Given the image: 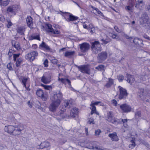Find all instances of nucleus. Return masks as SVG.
Here are the masks:
<instances>
[{"label": "nucleus", "instance_id": "4468645a", "mask_svg": "<svg viewBox=\"0 0 150 150\" xmlns=\"http://www.w3.org/2000/svg\"><path fill=\"white\" fill-rule=\"evenodd\" d=\"M61 110V112H58L55 115L57 116H59V117H58L57 118V120H61L62 119L66 118L67 117H69V116H68L66 114L63 113V112H64L65 111V109H64V108L63 110L62 108Z\"/></svg>", "mask_w": 150, "mask_h": 150}, {"label": "nucleus", "instance_id": "7c9ffc66", "mask_svg": "<svg viewBox=\"0 0 150 150\" xmlns=\"http://www.w3.org/2000/svg\"><path fill=\"white\" fill-rule=\"evenodd\" d=\"M133 41L134 44L137 45H140L141 43H142V40L137 38H135L133 40Z\"/></svg>", "mask_w": 150, "mask_h": 150}, {"label": "nucleus", "instance_id": "4c0bfd02", "mask_svg": "<svg viewBox=\"0 0 150 150\" xmlns=\"http://www.w3.org/2000/svg\"><path fill=\"white\" fill-rule=\"evenodd\" d=\"M41 86L46 90H50V89L52 88V86H47L42 84H41Z\"/></svg>", "mask_w": 150, "mask_h": 150}, {"label": "nucleus", "instance_id": "f3484780", "mask_svg": "<svg viewBox=\"0 0 150 150\" xmlns=\"http://www.w3.org/2000/svg\"><path fill=\"white\" fill-rule=\"evenodd\" d=\"M26 21L28 26L30 28H33V19L32 17L30 16H28L26 18Z\"/></svg>", "mask_w": 150, "mask_h": 150}, {"label": "nucleus", "instance_id": "bf43d9fd", "mask_svg": "<svg viewBox=\"0 0 150 150\" xmlns=\"http://www.w3.org/2000/svg\"><path fill=\"white\" fill-rule=\"evenodd\" d=\"M144 89H141V90H140V95H139L140 97H141L142 96H143V93H144Z\"/></svg>", "mask_w": 150, "mask_h": 150}, {"label": "nucleus", "instance_id": "dca6fc26", "mask_svg": "<svg viewBox=\"0 0 150 150\" xmlns=\"http://www.w3.org/2000/svg\"><path fill=\"white\" fill-rule=\"evenodd\" d=\"M51 77L50 76H43L41 79V81L45 84H47L50 82Z\"/></svg>", "mask_w": 150, "mask_h": 150}, {"label": "nucleus", "instance_id": "603ef678", "mask_svg": "<svg viewBox=\"0 0 150 150\" xmlns=\"http://www.w3.org/2000/svg\"><path fill=\"white\" fill-rule=\"evenodd\" d=\"M101 102L100 101H97L94 103L92 102L91 104V105H93L94 106L95 105H98Z\"/></svg>", "mask_w": 150, "mask_h": 150}, {"label": "nucleus", "instance_id": "473e14b6", "mask_svg": "<svg viewBox=\"0 0 150 150\" xmlns=\"http://www.w3.org/2000/svg\"><path fill=\"white\" fill-rule=\"evenodd\" d=\"M91 145L92 146H90L89 147H88V148L90 149H94V148H95L97 149L102 150H106V149H104V148L102 149L101 147L100 146H93V145L92 146V144H91Z\"/></svg>", "mask_w": 150, "mask_h": 150}, {"label": "nucleus", "instance_id": "aec40b11", "mask_svg": "<svg viewBox=\"0 0 150 150\" xmlns=\"http://www.w3.org/2000/svg\"><path fill=\"white\" fill-rule=\"evenodd\" d=\"M50 146L49 142H42L40 146H38V148L42 149L44 148Z\"/></svg>", "mask_w": 150, "mask_h": 150}, {"label": "nucleus", "instance_id": "680f3d73", "mask_svg": "<svg viewBox=\"0 0 150 150\" xmlns=\"http://www.w3.org/2000/svg\"><path fill=\"white\" fill-rule=\"evenodd\" d=\"M90 32L91 33H94V32H95V28L93 27L92 28H91Z\"/></svg>", "mask_w": 150, "mask_h": 150}, {"label": "nucleus", "instance_id": "e433bc0d", "mask_svg": "<svg viewBox=\"0 0 150 150\" xmlns=\"http://www.w3.org/2000/svg\"><path fill=\"white\" fill-rule=\"evenodd\" d=\"M131 142L132 143L129 145V147L131 149L133 148L135 146V142L133 140H132L131 141Z\"/></svg>", "mask_w": 150, "mask_h": 150}, {"label": "nucleus", "instance_id": "39448f33", "mask_svg": "<svg viewBox=\"0 0 150 150\" xmlns=\"http://www.w3.org/2000/svg\"><path fill=\"white\" fill-rule=\"evenodd\" d=\"M62 15L64 17L66 20L68 22L73 21L77 20L78 19L77 17L73 16L72 14L68 12H62Z\"/></svg>", "mask_w": 150, "mask_h": 150}, {"label": "nucleus", "instance_id": "5fc2aeb1", "mask_svg": "<svg viewBox=\"0 0 150 150\" xmlns=\"http://www.w3.org/2000/svg\"><path fill=\"white\" fill-rule=\"evenodd\" d=\"M90 106H91V110L95 111L96 110V108L95 106H94L93 105H91V104H90Z\"/></svg>", "mask_w": 150, "mask_h": 150}, {"label": "nucleus", "instance_id": "09e8293b", "mask_svg": "<svg viewBox=\"0 0 150 150\" xmlns=\"http://www.w3.org/2000/svg\"><path fill=\"white\" fill-rule=\"evenodd\" d=\"M51 62L53 64H57L58 62V60L56 59H53L51 60Z\"/></svg>", "mask_w": 150, "mask_h": 150}, {"label": "nucleus", "instance_id": "9d476101", "mask_svg": "<svg viewBox=\"0 0 150 150\" xmlns=\"http://www.w3.org/2000/svg\"><path fill=\"white\" fill-rule=\"evenodd\" d=\"M79 71L81 72L90 74V69L89 67L87 65H83L79 66L78 67Z\"/></svg>", "mask_w": 150, "mask_h": 150}, {"label": "nucleus", "instance_id": "13d9d810", "mask_svg": "<svg viewBox=\"0 0 150 150\" xmlns=\"http://www.w3.org/2000/svg\"><path fill=\"white\" fill-rule=\"evenodd\" d=\"M33 38L34 39H37L39 40H40V38L38 36H34L33 37Z\"/></svg>", "mask_w": 150, "mask_h": 150}, {"label": "nucleus", "instance_id": "bb28decb", "mask_svg": "<svg viewBox=\"0 0 150 150\" xmlns=\"http://www.w3.org/2000/svg\"><path fill=\"white\" fill-rule=\"evenodd\" d=\"M40 46L47 51H50V48L44 42H42Z\"/></svg>", "mask_w": 150, "mask_h": 150}, {"label": "nucleus", "instance_id": "1a4fd4ad", "mask_svg": "<svg viewBox=\"0 0 150 150\" xmlns=\"http://www.w3.org/2000/svg\"><path fill=\"white\" fill-rule=\"evenodd\" d=\"M107 55V53L106 52L103 51L99 53L97 57L99 62L101 63L106 59Z\"/></svg>", "mask_w": 150, "mask_h": 150}, {"label": "nucleus", "instance_id": "9b49d317", "mask_svg": "<svg viewBox=\"0 0 150 150\" xmlns=\"http://www.w3.org/2000/svg\"><path fill=\"white\" fill-rule=\"evenodd\" d=\"M120 108L124 113L128 112L131 111L132 108L131 106L126 103L120 105Z\"/></svg>", "mask_w": 150, "mask_h": 150}, {"label": "nucleus", "instance_id": "2eb2a0df", "mask_svg": "<svg viewBox=\"0 0 150 150\" xmlns=\"http://www.w3.org/2000/svg\"><path fill=\"white\" fill-rule=\"evenodd\" d=\"M47 25V27L48 30L47 31L48 32L54 34H59L60 33V31L58 30L54 29L51 24H48Z\"/></svg>", "mask_w": 150, "mask_h": 150}, {"label": "nucleus", "instance_id": "a211bd4d", "mask_svg": "<svg viewBox=\"0 0 150 150\" xmlns=\"http://www.w3.org/2000/svg\"><path fill=\"white\" fill-rule=\"evenodd\" d=\"M107 120L109 122H111L115 125H117L119 122V120L115 118L113 116L110 117L108 118H107Z\"/></svg>", "mask_w": 150, "mask_h": 150}, {"label": "nucleus", "instance_id": "b1692460", "mask_svg": "<svg viewBox=\"0 0 150 150\" xmlns=\"http://www.w3.org/2000/svg\"><path fill=\"white\" fill-rule=\"evenodd\" d=\"M78 112V109L76 108H75L71 110L70 113V115L72 117H75V115L77 114Z\"/></svg>", "mask_w": 150, "mask_h": 150}, {"label": "nucleus", "instance_id": "69168bd1", "mask_svg": "<svg viewBox=\"0 0 150 150\" xmlns=\"http://www.w3.org/2000/svg\"><path fill=\"white\" fill-rule=\"evenodd\" d=\"M127 119H126L124 120L122 119V122H123V123H125V122H127Z\"/></svg>", "mask_w": 150, "mask_h": 150}, {"label": "nucleus", "instance_id": "774afa93", "mask_svg": "<svg viewBox=\"0 0 150 150\" xmlns=\"http://www.w3.org/2000/svg\"><path fill=\"white\" fill-rule=\"evenodd\" d=\"M83 27L84 28L87 29V26L86 24H83Z\"/></svg>", "mask_w": 150, "mask_h": 150}, {"label": "nucleus", "instance_id": "6ab92c4d", "mask_svg": "<svg viewBox=\"0 0 150 150\" xmlns=\"http://www.w3.org/2000/svg\"><path fill=\"white\" fill-rule=\"evenodd\" d=\"M64 106L65 107L68 108H70L73 103V101L72 99H70L69 100H66L64 101Z\"/></svg>", "mask_w": 150, "mask_h": 150}, {"label": "nucleus", "instance_id": "5701e85b", "mask_svg": "<svg viewBox=\"0 0 150 150\" xmlns=\"http://www.w3.org/2000/svg\"><path fill=\"white\" fill-rule=\"evenodd\" d=\"M28 79V78L25 77H23L21 79V82L23 84V86L25 87V88L27 90H28V88H29L28 87H26V83L27 82Z\"/></svg>", "mask_w": 150, "mask_h": 150}, {"label": "nucleus", "instance_id": "4be33fe9", "mask_svg": "<svg viewBox=\"0 0 150 150\" xmlns=\"http://www.w3.org/2000/svg\"><path fill=\"white\" fill-rule=\"evenodd\" d=\"M16 30L18 33L20 35H24L25 29L24 27L20 26L17 28Z\"/></svg>", "mask_w": 150, "mask_h": 150}, {"label": "nucleus", "instance_id": "cd10ccee", "mask_svg": "<svg viewBox=\"0 0 150 150\" xmlns=\"http://www.w3.org/2000/svg\"><path fill=\"white\" fill-rule=\"evenodd\" d=\"M127 81L129 83H132L135 81V79L131 75L127 74Z\"/></svg>", "mask_w": 150, "mask_h": 150}, {"label": "nucleus", "instance_id": "3c124183", "mask_svg": "<svg viewBox=\"0 0 150 150\" xmlns=\"http://www.w3.org/2000/svg\"><path fill=\"white\" fill-rule=\"evenodd\" d=\"M129 5V6L125 7V8L126 10L131 11L132 10V7L130 5Z\"/></svg>", "mask_w": 150, "mask_h": 150}, {"label": "nucleus", "instance_id": "ea45409f", "mask_svg": "<svg viewBox=\"0 0 150 150\" xmlns=\"http://www.w3.org/2000/svg\"><path fill=\"white\" fill-rule=\"evenodd\" d=\"M101 133V131L100 129H98L95 131V135L96 136H98Z\"/></svg>", "mask_w": 150, "mask_h": 150}, {"label": "nucleus", "instance_id": "72a5a7b5", "mask_svg": "<svg viewBox=\"0 0 150 150\" xmlns=\"http://www.w3.org/2000/svg\"><path fill=\"white\" fill-rule=\"evenodd\" d=\"M143 5V1L138 0L136 3L135 7L137 8H139L140 6L142 7Z\"/></svg>", "mask_w": 150, "mask_h": 150}, {"label": "nucleus", "instance_id": "58836bf2", "mask_svg": "<svg viewBox=\"0 0 150 150\" xmlns=\"http://www.w3.org/2000/svg\"><path fill=\"white\" fill-rule=\"evenodd\" d=\"M118 79L120 82H122L124 79V76L122 75H119L117 76Z\"/></svg>", "mask_w": 150, "mask_h": 150}, {"label": "nucleus", "instance_id": "20e7f679", "mask_svg": "<svg viewBox=\"0 0 150 150\" xmlns=\"http://www.w3.org/2000/svg\"><path fill=\"white\" fill-rule=\"evenodd\" d=\"M20 8L19 6L14 4L8 6L6 9V12L7 14H12L16 15L18 9Z\"/></svg>", "mask_w": 150, "mask_h": 150}, {"label": "nucleus", "instance_id": "393cba45", "mask_svg": "<svg viewBox=\"0 0 150 150\" xmlns=\"http://www.w3.org/2000/svg\"><path fill=\"white\" fill-rule=\"evenodd\" d=\"M114 83L113 80L110 78H108V81L104 86L107 88L110 87Z\"/></svg>", "mask_w": 150, "mask_h": 150}, {"label": "nucleus", "instance_id": "de8ad7c7", "mask_svg": "<svg viewBox=\"0 0 150 150\" xmlns=\"http://www.w3.org/2000/svg\"><path fill=\"white\" fill-rule=\"evenodd\" d=\"M8 24L7 25V26L8 28H9L12 25V23L9 20L7 21Z\"/></svg>", "mask_w": 150, "mask_h": 150}, {"label": "nucleus", "instance_id": "864d4df0", "mask_svg": "<svg viewBox=\"0 0 150 150\" xmlns=\"http://www.w3.org/2000/svg\"><path fill=\"white\" fill-rule=\"evenodd\" d=\"M112 116V112H111L109 111L107 112V118H108Z\"/></svg>", "mask_w": 150, "mask_h": 150}, {"label": "nucleus", "instance_id": "f704fd0d", "mask_svg": "<svg viewBox=\"0 0 150 150\" xmlns=\"http://www.w3.org/2000/svg\"><path fill=\"white\" fill-rule=\"evenodd\" d=\"M23 61V59L21 57H20L18 58L16 62V66L17 67H18L21 64L22 61Z\"/></svg>", "mask_w": 150, "mask_h": 150}, {"label": "nucleus", "instance_id": "423d86ee", "mask_svg": "<svg viewBox=\"0 0 150 150\" xmlns=\"http://www.w3.org/2000/svg\"><path fill=\"white\" fill-rule=\"evenodd\" d=\"M38 53L36 51H32L25 55V58L26 59L30 61H33L38 56Z\"/></svg>", "mask_w": 150, "mask_h": 150}, {"label": "nucleus", "instance_id": "a18cd8bd", "mask_svg": "<svg viewBox=\"0 0 150 150\" xmlns=\"http://www.w3.org/2000/svg\"><path fill=\"white\" fill-rule=\"evenodd\" d=\"M135 115L136 117H141V113L139 111H137L135 112Z\"/></svg>", "mask_w": 150, "mask_h": 150}, {"label": "nucleus", "instance_id": "338daca9", "mask_svg": "<svg viewBox=\"0 0 150 150\" xmlns=\"http://www.w3.org/2000/svg\"><path fill=\"white\" fill-rule=\"evenodd\" d=\"M125 37L127 38V39H130V38H132L131 37H129V36L127 35H125Z\"/></svg>", "mask_w": 150, "mask_h": 150}, {"label": "nucleus", "instance_id": "f257e3e1", "mask_svg": "<svg viewBox=\"0 0 150 150\" xmlns=\"http://www.w3.org/2000/svg\"><path fill=\"white\" fill-rule=\"evenodd\" d=\"M62 93L60 91L57 94H54L51 98L52 103L49 107L50 111L54 112L56 110L60 104V99L62 98Z\"/></svg>", "mask_w": 150, "mask_h": 150}, {"label": "nucleus", "instance_id": "052dcab7", "mask_svg": "<svg viewBox=\"0 0 150 150\" xmlns=\"http://www.w3.org/2000/svg\"><path fill=\"white\" fill-rule=\"evenodd\" d=\"M28 105L29 107L31 108L32 106V103L30 102V101H28Z\"/></svg>", "mask_w": 150, "mask_h": 150}, {"label": "nucleus", "instance_id": "7ed1b4c3", "mask_svg": "<svg viewBox=\"0 0 150 150\" xmlns=\"http://www.w3.org/2000/svg\"><path fill=\"white\" fill-rule=\"evenodd\" d=\"M91 48L92 52L96 54L100 52L101 50V47L100 42L98 41H95L91 43Z\"/></svg>", "mask_w": 150, "mask_h": 150}, {"label": "nucleus", "instance_id": "37998d69", "mask_svg": "<svg viewBox=\"0 0 150 150\" xmlns=\"http://www.w3.org/2000/svg\"><path fill=\"white\" fill-rule=\"evenodd\" d=\"M114 28L115 29L117 32L119 33L122 32V30L121 29H119L117 26H115Z\"/></svg>", "mask_w": 150, "mask_h": 150}, {"label": "nucleus", "instance_id": "2f4dec72", "mask_svg": "<svg viewBox=\"0 0 150 150\" xmlns=\"http://www.w3.org/2000/svg\"><path fill=\"white\" fill-rule=\"evenodd\" d=\"M75 52L74 51L66 52L65 53L64 56L68 57H71L74 54Z\"/></svg>", "mask_w": 150, "mask_h": 150}, {"label": "nucleus", "instance_id": "6e6552de", "mask_svg": "<svg viewBox=\"0 0 150 150\" xmlns=\"http://www.w3.org/2000/svg\"><path fill=\"white\" fill-rule=\"evenodd\" d=\"M118 88H119V90L120 92L119 97V99H122L126 98L128 94L127 92V90L120 86H119Z\"/></svg>", "mask_w": 150, "mask_h": 150}, {"label": "nucleus", "instance_id": "49530a36", "mask_svg": "<svg viewBox=\"0 0 150 150\" xmlns=\"http://www.w3.org/2000/svg\"><path fill=\"white\" fill-rule=\"evenodd\" d=\"M88 122L90 124L92 123L94 124L95 123V122L94 120V119L92 117H91L89 119Z\"/></svg>", "mask_w": 150, "mask_h": 150}, {"label": "nucleus", "instance_id": "0eeeda50", "mask_svg": "<svg viewBox=\"0 0 150 150\" xmlns=\"http://www.w3.org/2000/svg\"><path fill=\"white\" fill-rule=\"evenodd\" d=\"M81 52L84 53L87 52L90 48V45L88 43L83 42L79 45Z\"/></svg>", "mask_w": 150, "mask_h": 150}, {"label": "nucleus", "instance_id": "412c9836", "mask_svg": "<svg viewBox=\"0 0 150 150\" xmlns=\"http://www.w3.org/2000/svg\"><path fill=\"white\" fill-rule=\"evenodd\" d=\"M108 136L111 139L112 141H117L118 140V137L117 133L115 132L113 133L109 134Z\"/></svg>", "mask_w": 150, "mask_h": 150}, {"label": "nucleus", "instance_id": "e2e57ef3", "mask_svg": "<svg viewBox=\"0 0 150 150\" xmlns=\"http://www.w3.org/2000/svg\"><path fill=\"white\" fill-rule=\"evenodd\" d=\"M111 35H110V36H111L113 38H115L117 37V35L115 34H111Z\"/></svg>", "mask_w": 150, "mask_h": 150}, {"label": "nucleus", "instance_id": "c756f323", "mask_svg": "<svg viewBox=\"0 0 150 150\" xmlns=\"http://www.w3.org/2000/svg\"><path fill=\"white\" fill-rule=\"evenodd\" d=\"M58 80L59 81H60L62 83H65L66 82H67L69 86H71V81L68 79L63 78L60 79V78H59Z\"/></svg>", "mask_w": 150, "mask_h": 150}, {"label": "nucleus", "instance_id": "f03ea898", "mask_svg": "<svg viewBox=\"0 0 150 150\" xmlns=\"http://www.w3.org/2000/svg\"><path fill=\"white\" fill-rule=\"evenodd\" d=\"M5 129H7L9 133H12L14 135L17 136L21 134V131L23 129V127L20 125L16 126L9 125L7 127H6Z\"/></svg>", "mask_w": 150, "mask_h": 150}, {"label": "nucleus", "instance_id": "ddd939ff", "mask_svg": "<svg viewBox=\"0 0 150 150\" xmlns=\"http://www.w3.org/2000/svg\"><path fill=\"white\" fill-rule=\"evenodd\" d=\"M139 21L140 24L144 25L148 23V17L147 14L144 13L142 14L139 20Z\"/></svg>", "mask_w": 150, "mask_h": 150}, {"label": "nucleus", "instance_id": "a878e982", "mask_svg": "<svg viewBox=\"0 0 150 150\" xmlns=\"http://www.w3.org/2000/svg\"><path fill=\"white\" fill-rule=\"evenodd\" d=\"M10 2V0H0V6H7Z\"/></svg>", "mask_w": 150, "mask_h": 150}, {"label": "nucleus", "instance_id": "c9c22d12", "mask_svg": "<svg viewBox=\"0 0 150 150\" xmlns=\"http://www.w3.org/2000/svg\"><path fill=\"white\" fill-rule=\"evenodd\" d=\"M96 69L100 71H104V66L103 65H100L96 67Z\"/></svg>", "mask_w": 150, "mask_h": 150}, {"label": "nucleus", "instance_id": "0e129e2a", "mask_svg": "<svg viewBox=\"0 0 150 150\" xmlns=\"http://www.w3.org/2000/svg\"><path fill=\"white\" fill-rule=\"evenodd\" d=\"M85 131L86 132V134L87 135H88V129L87 128H85Z\"/></svg>", "mask_w": 150, "mask_h": 150}, {"label": "nucleus", "instance_id": "c85d7f7f", "mask_svg": "<svg viewBox=\"0 0 150 150\" xmlns=\"http://www.w3.org/2000/svg\"><path fill=\"white\" fill-rule=\"evenodd\" d=\"M12 44L13 46L16 50H18L21 49L20 44L18 42L13 41L12 42Z\"/></svg>", "mask_w": 150, "mask_h": 150}, {"label": "nucleus", "instance_id": "c03bdc74", "mask_svg": "<svg viewBox=\"0 0 150 150\" xmlns=\"http://www.w3.org/2000/svg\"><path fill=\"white\" fill-rule=\"evenodd\" d=\"M7 68L9 70H11L13 69L12 67V64L10 62L7 65Z\"/></svg>", "mask_w": 150, "mask_h": 150}, {"label": "nucleus", "instance_id": "79ce46f5", "mask_svg": "<svg viewBox=\"0 0 150 150\" xmlns=\"http://www.w3.org/2000/svg\"><path fill=\"white\" fill-rule=\"evenodd\" d=\"M48 61L47 59H45L44 62L43 64L44 67H48Z\"/></svg>", "mask_w": 150, "mask_h": 150}, {"label": "nucleus", "instance_id": "6e6d98bb", "mask_svg": "<svg viewBox=\"0 0 150 150\" xmlns=\"http://www.w3.org/2000/svg\"><path fill=\"white\" fill-rule=\"evenodd\" d=\"M134 0H129V3L132 7L134 6Z\"/></svg>", "mask_w": 150, "mask_h": 150}, {"label": "nucleus", "instance_id": "f8f14e48", "mask_svg": "<svg viewBox=\"0 0 150 150\" xmlns=\"http://www.w3.org/2000/svg\"><path fill=\"white\" fill-rule=\"evenodd\" d=\"M36 95L39 97H41L42 100L43 101H45L47 98V95L44 94L43 91L41 89L37 90L36 92Z\"/></svg>", "mask_w": 150, "mask_h": 150}, {"label": "nucleus", "instance_id": "8fccbe9b", "mask_svg": "<svg viewBox=\"0 0 150 150\" xmlns=\"http://www.w3.org/2000/svg\"><path fill=\"white\" fill-rule=\"evenodd\" d=\"M92 8L93 10L96 11L98 14L99 15L100 13H101V12L98 8L94 7H92Z\"/></svg>", "mask_w": 150, "mask_h": 150}, {"label": "nucleus", "instance_id": "a19ab883", "mask_svg": "<svg viewBox=\"0 0 150 150\" xmlns=\"http://www.w3.org/2000/svg\"><path fill=\"white\" fill-rule=\"evenodd\" d=\"M20 54L19 53L18 54H13V60L16 61V59L18 58L20 56Z\"/></svg>", "mask_w": 150, "mask_h": 150}, {"label": "nucleus", "instance_id": "4d7b16f0", "mask_svg": "<svg viewBox=\"0 0 150 150\" xmlns=\"http://www.w3.org/2000/svg\"><path fill=\"white\" fill-rule=\"evenodd\" d=\"M112 103L114 105L117 106V101L115 99L113 100L112 101Z\"/></svg>", "mask_w": 150, "mask_h": 150}]
</instances>
